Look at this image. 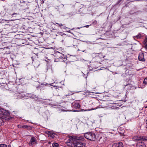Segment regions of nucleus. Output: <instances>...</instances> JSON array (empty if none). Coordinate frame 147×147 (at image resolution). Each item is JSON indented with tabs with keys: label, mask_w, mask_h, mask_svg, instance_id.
Instances as JSON below:
<instances>
[{
	"label": "nucleus",
	"mask_w": 147,
	"mask_h": 147,
	"mask_svg": "<svg viewBox=\"0 0 147 147\" xmlns=\"http://www.w3.org/2000/svg\"><path fill=\"white\" fill-rule=\"evenodd\" d=\"M142 35L140 33H139L136 36V37L137 38H140L142 37Z\"/></svg>",
	"instance_id": "obj_16"
},
{
	"label": "nucleus",
	"mask_w": 147,
	"mask_h": 147,
	"mask_svg": "<svg viewBox=\"0 0 147 147\" xmlns=\"http://www.w3.org/2000/svg\"><path fill=\"white\" fill-rule=\"evenodd\" d=\"M17 14H17L16 13H13V14H12L11 15V16H14V15H16Z\"/></svg>",
	"instance_id": "obj_26"
},
{
	"label": "nucleus",
	"mask_w": 147,
	"mask_h": 147,
	"mask_svg": "<svg viewBox=\"0 0 147 147\" xmlns=\"http://www.w3.org/2000/svg\"><path fill=\"white\" fill-rule=\"evenodd\" d=\"M146 128L147 129V119L146 120Z\"/></svg>",
	"instance_id": "obj_28"
},
{
	"label": "nucleus",
	"mask_w": 147,
	"mask_h": 147,
	"mask_svg": "<svg viewBox=\"0 0 147 147\" xmlns=\"http://www.w3.org/2000/svg\"><path fill=\"white\" fill-rule=\"evenodd\" d=\"M138 140H143L146 141L147 140V137L145 136H140L137 139Z\"/></svg>",
	"instance_id": "obj_13"
},
{
	"label": "nucleus",
	"mask_w": 147,
	"mask_h": 147,
	"mask_svg": "<svg viewBox=\"0 0 147 147\" xmlns=\"http://www.w3.org/2000/svg\"><path fill=\"white\" fill-rule=\"evenodd\" d=\"M10 114L9 111L3 108H0V114L3 115H9Z\"/></svg>",
	"instance_id": "obj_5"
},
{
	"label": "nucleus",
	"mask_w": 147,
	"mask_h": 147,
	"mask_svg": "<svg viewBox=\"0 0 147 147\" xmlns=\"http://www.w3.org/2000/svg\"><path fill=\"white\" fill-rule=\"evenodd\" d=\"M71 147H85L86 144L84 142H78L76 140L70 141L67 144Z\"/></svg>",
	"instance_id": "obj_1"
},
{
	"label": "nucleus",
	"mask_w": 147,
	"mask_h": 147,
	"mask_svg": "<svg viewBox=\"0 0 147 147\" xmlns=\"http://www.w3.org/2000/svg\"><path fill=\"white\" fill-rule=\"evenodd\" d=\"M36 142L37 140L34 137H32L31 138L29 143V145L30 146H31L36 144Z\"/></svg>",
	"instance_id": "obj_6"
},
{
	"label": "nucleus",
	"mask_w": 147,
	"mask_h": 147,
	"mask_svg": "<svg viewBox=\"0 0 147 147\" xmlns=\"http://www.w3.org/2000/svg\"><path fill=\"white\" fill-rule=\"evenodd\" d=\"M52 135H53V134H51V135H50V137H52V138H53V136H52Z\"/></svg>",
	"instance_id": "obj_32"
},
{
	"label": "nucleus",
	"mask_w": 147,
	"mask_h": 147,
	"mask_svg": "<svg viewBox=\"0 0 147 147\" xmlns=\"http://www.w3.org/2000/svg\"><path fill=\"white\" fill-rule=\"evenodd\" d=\"M55 55L57 56V57L56 58H55V62H58V59H61V53L59 52H56Z\"/></svg>",
	"instance_id": "obj_12"
},
{
	"label": "nucleus",
	"mask_w": 147,
	"mask_h": 147,
	"mask_svg": "<svg viewBox=\"0 0 147 147\" xmlns=\"http://www.w3.org/2000/svg\"><path fill=\"white\" fill-rule=\"evenodd\" d=\"M70 32V31H68V32Z\"/></svg>",
	"instance_id": "obj_41"
},
{
	"label": "nucleus",
	"mask_w": 147,
	"mask_h": 147,
	"mask_svg": "<svg viewBox=\"0 0 147 147\" xmlns=\"http://www.w3.org/2000/svg\"><path fill=\"white\" fill-rule=\"evenodd\" d=\"M48 134L49 135L50 134H51V131H48Z\"/></svg>",
	"instance_id": "obj_30"
},
{
	"label": "nucleus",
	"mask_w": 147,
	"mask_h": 147,
	"mask_svg": "<svg viewBox=\"0 0 147 147\" xmlns=\"http://www.w3.org/2000/svg\"><path fill=\"white\" fill-rule=\"evenodd\" d=\"M144 42L145 43V44H146L147 42V38H146L144 40Z\"/></svg>",
	"instance_id": "obj_24"
},
{
	"label": "nucleus",
	"mask_w": 147,
	"mask_h": 147,
	"mask_svg": "<svg viewBox=\"0 0 147 147\" xmlns=\"http://www.w3.org/2000/svg\"><path fill=\"white\" fill-rule=\"evenodd\" d=\"M145 48L146 49H147V44H146V45H145Z\"/></svg>",
	"instance_id": "obj_31"
},
{
	"label": "nucleus",
	"mask_w": 147,
	"mask_h": 147,
	"mask_svg": "<svg viewBox=\"0 0 147 147\" xmlns=\"http://www.w3.org/2000/svg\"><path fill=\"white\" fill-rule=\"evenodd\" d=\"M61 58L64 59H65V56L63 54H62V53H61Z\"/></svg>",
	"instance_id": "obj_20"
},
{
	"label": "nucleus",
	"mask_w": 147,
	"mask_h": 147,
	"mask_svg": "<svg viewBox=\"0 0 147 147\" xmlns=\"http://www.w3.org/2000/svg\"><path fill=\"white\" fill-rule=\"evenodd\" d=\"M27 95V94L26 92H23L21 93H20L17 96V98L18 99H22L23 98L26 97Z\"/></svg>",
	"instance_id": "obj_7"
},
{
	"label": "nucleus",
	"mask_w": 147,
	"mask_h": 147,
	"mask_svg": "<svg viewBox=\"0 0 147 147\" xmlns=\"http://www.w3.org/2000/svg\"><path fill=\"white\" fill-rule=\"evenodd\" d=\"M74 28H72V29L71 30H73V29H74Z\"/></svg>",
	"instance_id": "obj_38"
},
{
	"label": "nucleus",
	"mask_w": 147,
	"mask_h": 147,
	"mask_svg": "<svg viewBox=\"0 0 147 147\" xmlns=\"http://www.w3.org/2000/svg\"><path fill=\"white\" fill-rule=\"evenodd\" d=\"M97 22L95 20H94L93 22H92V24H93V25H96L97 24Z\"/></svg>",
	"instance_id": "obj_22"
},
{
	"label": "nucleus",
	"mask_w": 147,
	"mask_h": 147,
	"mask_svg": "<svg viewBox=\"0 0 147 147\" xmlns=\"http://www.w3.org/2000/svg\"><path fill=\"white\" fill-rule=\"evenodd\" d=\"M147 108V106H146V107H145V108Z\"/></svg>",
	"instance_id": "obj_36"
},
{
	"label": "nucleus",
	"mask_w": 147,
	"mask_h": 147,
	"mask_svg": "<svg viewBox=\"0 0 147 147\" xmlns=\"http://www.w3.org/2000/svg\"><path fill=\"white\" fill-rule=\"evenodd\" d=\"M102 67H101V68H100V69H101V70H102V69H102Z\"/></svg>",
	"instance_id": "obj_35"
},
{
	"label": "nucleus",
	"mask_w": 147,
	"mask_h": 147,
	"mask_svg": "<svg viewBox=\"0 0 147 147\" xmlns=\"http://www.w3.org/2000/svg\"><path fill=\"white\" fill-rule=\"evenodd\" d=\"M137 147H146L145 144L144 143H138L136 145Z\"/></svg>",
	"instance_id": "obj_14"
},
{
	"label": "nucleus",
	"mask_w": 147,
	"mask_h": 147,
	"mask_svg": "<svg viewBox=\"0 0 147 147\" xmlns=\"http://www.w3.org/2000/svg\"><path fill=\"white\" fill-rule=\"evenodd\" d=\"M90 25H86V26H84L83 27H86V28H88L90 26Z\"/></svg>",
	"instance_id": "obj_25"
},
{
	"label": "nucleus",
	"mask_w": 147,
	"mask_h": 147,
	"mask_svg": "<svg viewBox=\"0 0 147 147\" xmlns=\"http://www.w3.org/2000/svg\"><path fill=\"white\" fill-rule=\"evenodd\" d=\"M18 128H22L23 127H22V125H18Z\"/></svg>",
	"instance_id": "obj_27"
},
{
	"label": "nucleus",
	"mask_w": 147,
	"mask_h": 147,
	"mask_svg": "<svg viewBox=\"0 0 147 147\" xmlns=\"http://www.w3.org/2000/svg\"><path fill=\"white\" fill-rule=\"evenodd\" d=\"M102 138V137H100V139H99V141H100V140H101V138Z\"/></svg>",
	"instance_id": "obj_33"
},
{
	"label": "nucleus",
	"mask_w": 147,
	"mask_h": 147,
	"mask_svg": "<svg viewBox=\"0 0 147 147\" xmlns=\"http://www.w3.org/2000/svg\"><path fill=\"white\" fill-rule=\"evenodd\" d=\"M72 107L74 108L78 109L80 107V105L78 102H74L72 103Z\"/></svg>",
	"instance_id": "obj_10"
},
{
	"label": "nucleus",
	"mask_w": 147,
	"mask_h": 147,
	"mask_svg": "<svg viewBox=\"0 0 147 147\" xmlns=\"http://www.w3.org/2000/svg\"><path fill=\"white\" fill-rule=\"evenodd\" d=\"M80 28H78V29H80Z\"/></svg>",
	"instance_id": "obj_37"
},
{
	"label": "nucleus",
	"mask_w": 147,
	"mask_h": 147,
	"mask_svg": "<svg viewBox=\"0 0 147 147\" xmlns=\"http://www.w3.org/2000/svg\"><path fill=\"white\" fill-rule=\"evenodd\" d=\"M138 59L140 61H145V59L144 58V53H142L139 54L138 56Z\"/></svg>",
	"instance_id": "obj_11"
},
{
	"label": "nucleus",
	"mask_w": 147,
	"mask_h": 147,
	"mask_svg": "<svg viewBox=\"0 0 147 147\" xmlns=\"http://www.w3.org/2000/svg\"><path fill=\"white\" fill-rule=\"evenodd\" d=\"M70 32V31H68V32Z\"/></svg>",
	"instance_id": "obj_42"
},
{
	"label": "nucleus",
	"mask_w": 147,
	"mask_h": 147,
	"mask_svg": "<svg viewBox=\"0 0 147 147\" xmlns=\"http://www.w3.org/2000/svg\"><path fill=\"white\" fill-rule=\"evenodd\" d=\"M56 24L59 25V26L61 27V28H62L61 26H63V24H59L58 23H57V22L56 23Z\"/></svg>",
	"instance_id": "obj_23"
},
{
	"label": "nucleus",
	"mask_w": 147,
	"mask_h": 147,
	"mask_svg": "<svg viewBox=\"0 0 147 147\" xmlns=\"http://www.w3.org/2000/svg\"><path fill=\"white\" fill-rule=\"evenodd\" d=\"M63 28L65 29L66 28H68L65 26H63Z\"/></svg>",
	"instance_id": "obj_29"
},
{
	"label": "nucleus",
	"mask_w": 147,
	"mask_h": 147,
	"mask_svg": "<svg viewBox=\"0 0 147 147\" xmlns=\"http://www.w3.org/2000/svg\"><path fill=\"white\" fill-rule=\"evenodd\" d=\"M8 147H11V145H8Z\"/></svg>",
	"instance_id": "obj_34"
},
{
	"label": "nucleus",
	"mask_w": 147,
	"mask_h": 147,
	"mask_svg": "<svg viewBox=\"0 0 147 147\" xmlns=\"http://www.w3.org/2000/svg\"><path fill=\"white\" fill-rule=\"evenodd\" d=\"M143 83L144 84H146L147 83V78H145L144 79Z\"/></svg>",
	"instance_id": "obj_21"
},
{
	"label": "nucleus",
	"mask_w": 147,
	"mask_h": 147,
	"mask_svg": "<svg viewBox=\"0 0 147 147\" xmlns=\"http://www.w3.org/2000/svg\"><path fill=\"white\" fill-rule=\"evenodd\" d=\"M22 127H23V128L27 129H28V128L29 129V127L27 125H22Z\"/></svg>",
	"instance_id": "obj_17"
},
{
	"label": "nucleus",
	"mask_w": 147,
	"mask_h": 147,
	"mask_svg": "<svg viewBox=\"0 0 147 147\" xmlns=\"http://www.w3.org/2000/svg\"><path fill=\"white\" fill-rule=\"evenodd\" d=\"M32 99H35L36 98H37V97L36 96V95H32L29 96Z\"/></svg>",
	"instance_id": "obj_18"
},
{
	"label": "nucleus",
	"mask_w": 147,
	"mask_h": 147,
	"mask_svg": "<svg viewBox=\"0 0 147 147\" xmlns=\"http://www.w3.org/2000/svg\"><path fill=\"white\" fill-rule=\"evenodd\" d=\"M100 103L99 101L96 100L92 103V105H93V106L96 107L95 108H92L91 110H93L96 109L98 108H102V107L100 105Z\"/></svg>",
	"instance_id": "obj_3"
},
{
	"label": "nucleus",
	"mask_w": 147,
	"mask_h": 147,
	"mask_svg": "<svg viewBox=\"0 0 147 147\" xmlns=\"http://www.w3.org/2000/svg\"><path fill=\"white\" fill-rule=\"evenodd\" d=\"M70 139L72 140L71 141L76 140L84 141L85 140L84 137L82 136H74L71 137Z\"/></svg>",
	"instance_id": "obj_4"
},
{
	"label": "nucleus",
	"mask_w": 147,
	"mask_h": 147,
	"mask_svg": "<svg viewBox=\"0 0 147 147\" xmlns=\"http://www.w3.org/2000/svg\"><path fill=\"white\" fill-rule=\"evenodd\" d=\"M0 147H7V146L5 144H0Z\"/></svg>",
	"instance_id": "obj_19"
},
{
	"label": "nucleus",
	"mask_w": 147,
	"mask_h": 147,
	"mask_svg": "<svg viewBox=\"0 0 147 147\" xmlns=\"http://www.w3.org/2000/svg\"><path fill=\"white\" fill-rule=\"evenodd\" d=\"M112 147H124L123 143L121 142L115 143L112 145Z\"/></svg>",
	"instance_id": "obj_8"
},
{
	"label": "nucleus",
	"mask_w": 147,
	"mask_h": 147,
	"mask_svg": "<svg viewBox=\"0 0 147 147\" xmlns=\"http://www.w3.org/2000/svg\"><path fill=\"white\" fill-rule=\"evenodd\" d=\"M84 136L86 139L91 141H94L96 139L95 134L93 132H88L85 133Z\"/></svg>",
	"instance_id": "obj_2"
},
{
	"label": "nucleus",
	"mask_w": 147,
	"mask_h": 147,
	"mask_svg": "<svg viewBox=\"0 0 147 147\" xmlns=\"http://www.w3.org/2000/svg\"><path fill=\"white\" fill-rule=\"evenodd\" d=\"M88 93H90V92H88Z\"/></svg>",
	"instance_id": "obj_40"
},
{
	"label": "nucleus",
	"mask_w": 147,
	"mask_h": 147,
	"mask_svg": "<svg viewBox=\"0 0 147 147\" xmlns=\"http://www.w3.org/2000/svg\"><path fill=\"white\" fill-rule=\"evenodd\" d=\"M59 146V144L56 143H54L52 144V146L53 147H58Z\"/></svg>",
	"instance_id": "obj_15"
},
{
	"label": "nucleus",
	"mask_w": 147,
	"mask_h": 147,
	"mask_svg": "<svg viewBox=\"0 0 147 147\" xmlns=\"http://www.w3.org/2000/svg\"><path fill=\"white\" fill-rule=\"evenodd\" d=\"M83 52H84V51H82Z\"/></svg>",
	"instance_id": "obj_39"
},
{
	"label": "nucleus",
	"mask_w": 147,
	"mask_h": 147,
	"mask_svg": "<svg viewBox=\"0 0 147 147\" xmlns=\"http://www.w3.org/2000/svg\"><path fill=\"white\" fill-rule=\"evenodd\" d=\"M9 119L7 117H0V125H3L4 123L6 121L8 120Z\"/></svg>",
	"instance_id": "obj_9"
}]
</instances>
